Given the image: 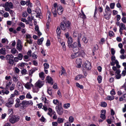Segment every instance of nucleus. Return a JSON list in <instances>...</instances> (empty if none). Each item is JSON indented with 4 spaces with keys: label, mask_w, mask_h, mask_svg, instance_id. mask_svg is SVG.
Masks as SVG:
<instances>
[{
    "label": "nucleus",
    "mask_w": 126,
    "mask_h": 126,
    "mask_svg": "<svg viewBox=\"0 0 126 126\" xmlns=\"http://www.w3.org/2000/svg\"><path fill=\"white\" fill-rule=\"evenodd\" d=\"M35 31L37 32L38 35L39 36H40L41 34V33L40 32L39 30V27L38 26H36L35 28Z\"/></svg>",
    "instance_id": "a211bd4d"
},
{
    "label": "nucleus",
    "mask_w": 126,
    "mask_h": 126,
    "mask_svg": "<svg viewBox=\"0 0 126 126\" xmlns=\"http://www.w3.org/2000/svg\"><path fill=\"white\" fill-rule=\"evenodd\" d=\"M6 42H7V43L8 42V40L7 39L3 38L2 39L1 41L2 43H4Z\"/></svg>",
    "instance_id": "13d9d810"
},
{
    "label": "nucleus",
    "mask_w": 126,
    "mask_h": 126,
    "mask_svg": "<svg viewBox=\"0 0 126 126\" xmlns=\"http://www.w3.org/2000/svg\"><path fill=\"white\" fill-rule=\"evenodd\" d=\"M17 57V58L19 60H21L22 58L23 55L22 54L20 53L18 55Z\"/></svg>",
    "instance_id": "a19ab883"
},
{
    "label": "nucleus",
    "mask_w": 126,
    "mask_h": 126,
    "mask_svg": "<svg viewBox=\"0 0 126 126\" xmlns=\"http://www.w3.org/2000/svg\"><path fill=\"white\" fill-rule=\"evenodd\" d=\"M115 64H116V66L118 68H119L120 66L119 65V62L117 60H116L115 61Z\"/></svg>",
    "instance_id": "603ef678"
},
{
    "label": "nucleus",
    "mask_w": 126,
    "mask_h": 126,
    "mask_svg": "<svg viewBox=\"0 0 126 126\" xmlns=\"http://www.w3.org/2000/svg\"><path fill=\"white\" fill-rule=\"evenodd\" d=\"M67 43L68 47L71 46V45L72 44L73 42L72 38L71 37H69L68 39Z\"/></svg>",
    "instance_id": "2eb2a0df"
},
{
    "label": "nucleus",
    "mask_w": 126,
    "mask_h": 126,
    "mask_svg": "<svg viewBox=\"0 0 126 126\" xmlns=\"http://www.w3.org/2000/svg\"><path fill=\"white\" fill-rule=\"evenodd\" d=\"M107 106V104L105 102H102L101 103V106L103 107H106Z\"/></svg>",
    "instance_id": "ea45409f"
},
{
    "label": "nucleus",
    "mask_w": 126,
    "mask_h": 126,
    "mask_svg": "<svg viewBox=\"0 0 126 126\" xmlns=\"http://www.w3.org/2000/svg\"><path fill=\"white\" fill-rule=\"evenodd\" d=\"M105 13L111 14V10H110V8L108 5L106 6V8L105 9Z\"/></svg>",
    "instance_id": "dca6fc26"
},
{
    "label": "nucleus",
    "mask_w": 126,
    "mask_h": 126,
    "mask_svg": "<svg viewBox=\"0 0 126 126\" xmlns=\"http://www.w3.org/2000/svg\"><path fill=\"white\" fill-rule=\"evenodd\" d=\"M47 92L49 94L50 96L52 95V93L53 92V91L51 88H49L47 89Z\"/></svg>",
    "instance_id": "bb28decb"
},
{
    "label": "nucleus",
    "mask_w": 126,
    "mask_h": 126,
    "mask_svg": "<svg viewBox=\"0 0 126 126\" xmlns=\"http://www.w3.org/2000/svg\"><path fill=\"white\" fill-rule=\"evenodd\" d=\"M102 79V77L101 76L99 75L98 76L97 79L99 83H100L101 82Z\"/></svg>",
    "instance_id": "4c0bfd02"
},
{
    "label": "nucleus",
    "mask_w": 126,
    "mask_h": 126,
    "mask_svg": "<svg viewBox=\"0 0 126 126\" xmlns=\"http://www.w3.org/2000/svg\"><path fill=\"white\" fill-rule=\"evenodd\" d=\"M28 16L27 12H24L22 13V16L23 17H26Z\"/></svg>",
    "instance_id": "49530a36"
},
{
    "label": "nucleus",
    "mask_w": 126,
    "mask_h": 126,
    "mask_svg": "<svg viewBox=\"0 0 126 126\" xmlns=\"http://www.w3.org/2000/svg\"><path fill=\"white\" fill-rule=\"evenodd\" d=\"M33 85H32L30 82L27 83L25 85V87H32Z\"/></svg>",
    "instance_id": "37998d69"
},
{
    "label": "nucleus",
    "mask_w": 126,
    "mask_h": 126,
    "mask_svg": "<svg viewBox=\"0 0 126 126\" xmlns=\"http://www.w3.org/2000/svg\"><path fill=\"white\" fill-rule=\"evenodd\" d=\"M36 4L37 6H40V3L38 0H36Z\"/></svg>",
    "instance_id": "680f3d73"
},
{
    "label": "nucleus",
    "mask_w": 126,
    "mask_h": 126,
    "mask_svg": "<svg viewBox=\"0 0 126 126\" xmlns=\"http://www.w3.org/2000/svg\"><path fill=\"white\" fill-rule=\"evenodd\" d=\"M26 97V98L29 99H31L32 98V97L30 93H29L27 94Z\"/></svg>",
    "instance_id": "c03bdc74"
},
{
    "label": "nucleus",
    "mask_w": 126,
    "mask_h": 126,
    "mask_svg": "<svg viewBox=\"0 0 126 126\" xmlns=\"http://www.w3.org/2000/svg\"><path fill=\"white\" fill-rule=\"evenodd\" d=\"M61 30L60 29L59 27H57L56 30V32L58 34V36H60L61 33Z\"/></svg>",
    "instance_id": "cd10ccee"
},
{
    "label": "nucleus",
    "mask_w": 126,
    "mask_h": 126,
    "mask_svg": "<svg viewBox=\"0 0 126 126\" xmlns=\"http://www.w3.org/2000/svg\"><path fill=\"white\" fill-rule=\"evenodd\" d=\"M114 96H108L107 97V99L110 100H112L114 99Z\"/></svg>",
    "instance_id": "7c9ffc66"
},
{
    "label": "nucleus",
    "mask_w": 126,
    "mask_h": 126,
    "mask_svg": "<svg viewBox=\"0 0 126 126\" xmlns=\"http://www.w3.org/2000/svg\"><path fill=\"white\" fill-rule=\"evenodd\" d=\"M111 15V14L105 13L104 14V17L106 19L108 20L110 18Z\"/></svg>",
    "instance_id": "aec40b11"
},
{
    "label": "nucleus",
    "mask_w": 126,
    "mask_h": 126,
    "mask_svg": "<svg viewBox=\"0 0 126 126\" xmlns=\"http://www.w3.org/2000/svg\"><path fill=\"white\" fill-rule=\"evenodd\" d=\"M82 40L85 43H86L88 42V40L84 36L82 38Z\"/></svg>",
    "instance_id": "4d7b16f0"
},
{
    "label": "nucleus",
    "mask_w": 126,
    "mask_h": 126,
    "mask_svg": "<svg viewBox=\"0 0 126 126\" xmlns=\"http://www.w3.org/2000/svg\"><path fill=\"white\" fill-rule=\"evenodd\" d=\"M77 44L76 42L74 43L72 45H71V46L69 47V48H71L73 49L77 47Z\"/></svg>",
    "instance_id": "4be33fe9"
},
{
    "label": "nucleus",
    "mask_w": 126,
    "mask_h": 126,
    "mask_svg": "<svg viewBox=\"0 0 126 126\" xmlns=\"http://www.w3.org/2000/svg\"><path fill=\"white\" fill-rule=\"evenodd\" d=\"M33 92L34 93H37L39 91L38 87H33L32 90Z\"/></svg>",
    "instance_id": "f704fd0d"
},
{
    "label": "nucleus",
    "mask_w": 126,
    "mask_h": 126,
    "mask_svg": "<svg viewBox=\"0 0 126 126\" xmlns=\"http://www.w3.org/2000/svg\"><path fill=\"white\" fill-rule=\"evenodd\" d=\"M69 123H72L74 121V118L72 116H70L69 119Z\"/></svg>",
    "instance_id": "09e8293b"
},
{
    "label": "nucleus",
    "mask_w": 126,
    "mask_h": 126,
    "mask_svg": "<svg viewBox=\"0 0 126 126\" xmlns=\"http://www.w3.org/2000/svg\"><path fill=\"white\" fill-rule=\"evenodd\" d=\"M111 54L112 55H114L115 53V50L113 48H111Z\"/></svg>",
    "instance_id": "69168bd1"
},
{
    "label": "nucleus",
    "mask_w": 126,
    "mask_h": 126,
    "mask_svg": "<svg viewBox=\"0 0 126 126\" xmlns=\"http://www.w3.org/2000/svg\"><path fill=\"white\" fill-rule=\"evenodd\" d=\"M61 106L62 105L60 104V106H56L55 107L57 113L60 115H62L63 113V109Z\"/></svg>",
    "instance_id": "39448f33"
},
{
    "label": "nucleus",
    "mask_w": 126,
    "mask_h": 126,
    "mask_svg": "<svg viewBox=\"0 0 126 126\" xmlns=\"http://www.w3.org/2000/svg\"><path fill=\"white\" fill-rule=\"evenodd\" d=\"M44 84L43 82L38 80L35 83V86L37 87H42L43 86Z\"/></svg>",
    "instance_id": "9d476101"
},
{
    "label": "nucleus",
    "mask_w": 126,
    "mask_h": 126,
    "mask_svg": "<svg viewBox=\"0 0 126 126\" xmlns=\"http://www.w3.org/2000/svg\"><path fill=\"white\" fill-rule=\"evenodd\" d=\"M8 62V63L10 64H13L14 63V61L13 59H9Z\"/></svg>",
    "instance_id": "e2e57ef3"
},
{
    "label": "nucleus",
    "mask_w": 126,
    "mask_h": 126,
    "mask_svg": "<svg viewBox=\"0 0 126 126\" xmlns=\"http://www.w3.org/2000/svg\"><path fill=\"white\" fill-rule=\"evenodd\" d=\"M120 70L119 69H118L115 72L116 77L117 79H119L121 77V75L120 74Z\"/></svg>",
    "instance_id": "ddd939ff"
},
{
    "label": "nucleus",
    "mask_w": 126,
    "mask_h": 126,
    "mask_svg": "<svg viewBox=\"0 0 126 126\" xmlns=\"http://www.w3.org/2000/svg\"><path fill=\"white\" fill-rule=\"evenodd\" d=\"M44 74V73L43 72H42L39 74V76L42 80H44L45 78Z\"/></svg>",
    "instance_id": "412c9836"
},
{
    "label": "nucleus",
    "mask_w": 126,
    "mask_h": 126,
    "mask_svg": "<svg viewBox=\"0 0 126 126\" xmlns=\"http://www.w3.org/2000/svg\"><path fill=\"white\" fill-rule=\"evenodd\" d=\"M44 38L43 37L40 39H38L37 42V44L39 45H41L44 40Z\"/></svg>",
    "instance_id": "5701e85b"
},
{
    "label": "nucleus",
    "mask_w": 126,
    "mask_h": 126,
    "mask_svg": "<svg viewBox=\"0 0 126 126\" xmlns=\"http://www.w3.org/2000/svg\"><path fill=\"white\" fill-rule=\"evenodd\" d=\"M20 119V117L19 116L13 115L9 119V121L12 124H14L18 121Z\"/></svg>",
    "instance_id": "20e7f679"
},
{
    "label": "nucleus",
    "mask_w": 126,
    "mask_h": 126,
    "mask_svg": "<svg viewBox=\"0 0 126 126\" xmlns=\"http://www.w3.org/2000/svg\"><path fill=\"white\" fill-rule=\"evenodd\" d=\"M70 104L69 103H67L64 104L63 107L65 109H67L70 107Z\"/></svg>",
    "instance_id": "58836bf2"
},
{
    "label": "nucleus",
    "mask_w": 126,
    "mask_h": 126,
    "mask_svg": "<svg viewBox=\"0 0 126 126\" xmlns=\"http://www.w3.org/2000/svg\"><path fill=\"white\" fill-rule=\"evenodd\" d=\"M79 56V54L78 53H75L71 55V57L72 59H73Z\"/></svg>",
    "instance_id": "a878e982"
},
{
    "label": "nucleus",
    "mask_w": 126,
    "mask_h": 126,
    "mask_svg": "<svg viewBox=\"0 0 126 126\" xmlns=\"http://www.w3.org/2000/svg\"><path fill=\"white\" fill-rule=\"evenodd\" d=\"M52 11L54 16V17H56L57 16L56 8H52Z\"/></svg>",
    "instance_id": "b1692460"
},
{
    "label": "nucleus",
    "mask_w": 126,
    "mask_h": 126,
    "mask_svg": "<svg viewBox=\"0 0 126 126\" xmlns=\"http://www.w3.org/2000/svg\"><path fill=\"white\" fill-rule=\"evenodd\" d=\"M18 77L16 75H14L13 76V80L15 82H16L17 81Z\"/></svg>",
    "instance_id": "a18cd8bd"
},
{
    "label": "nucleus",
    "mask_w": 126,
    "mask_h": 126,
    "mask_svg": "<svg viewBox=\"0 0 126 126\" xmlns=\"http://www.w3.org/2000/svg\"><path fill=\"white\" fill-rule=\"evenodd\" d=\"M2 6L4 8L5 11L9 9H13V5L11 2H6L2 5Z\"/></svg>",
    "instance_id": "f03ea898"
},
{
    "label": "nucleus",
    "mask_w": 126,
    "mask_h": 126,
    "mask_svg": "<svg viewBox=\"0 0 126 126\" xmlns=\"http://www.w3.org/2000/svg\"><path fill=\"white\" fill-rule=\"evenodd\" d=\"M53 118L54 119H56L57 118V116L56 114V113L54 111H53Z\"/></svg>",
    "instance_id": "de8ad7c7"
},
{
    "label": "nucleus",
    "mask_w": 126,
    "mask_h": 126,
    "mask_svg": "<svg viewBox=\"0 0 126 126\" xmlns=\"http://www.w3.org/2000/svg\"><path fill=\"white\" fill-rule=\"evenodd\" d=\"M82 61L80 58H77L76 61V63L77 64V67L80 68L81 66V65L82 63Z\"/></svg>",
    "instance_id": "6e6552de"
},
{
    "label": "nucleus",
    "mask_w": 126,
    "mask_h": 126,
    "mask_svg": "<svg viewBox=\"0 0 126 126\" xmlns=\"http://www.w3.org/2000/svg\"><path fill=\"white\" fill-rule=\"evenodd\" d=\"M115 5L114 3H111L110 5V8L111 9H113L114 8V7Z\"/></svg>",
    "instance_id": "3c124183"
},
{
    "label": "nucleus",
    "mask_w": 126,
    "mask_h": 126,
    "mask_svg": "<svg viewBox=\"0 0 126 126\" xmlns=\"http://www.w3.org/2000/svg\"><path fill=\"white\" fill-rule=\"evenodd\" d=\"M83 66L85 67L88 70L90 69L91 68V64L87 60H86L84 62Z\"/></svg>",
    "instance_id": "423d86ee"
},
{
    "label": "nucleus",
    "mask_w": 126,
    "mask_h": 126,
    "mask_svg": "<svg viewBox=\"0 0 126 126\" xmlns=\"http://www.w3.org/2000/svg\"><path fill=\"white\" fill-rule=\"evenodd\" d=\"M81 12L82 13V14L83 15V17L81 16V17L83 19H86V17L84 13V12H83L82 10H81Z\"/></svg>",
    "instance_id": "052dcab7"
},
{
    "label": "nucleus",
    "mask_w": 126,
    "mask_h": 126,
    "mask_svg": "<svg viewBox=\"0 0 126 126\" xmlns=\"http://www.w3.org/2000/svg\"><path fill=\"white\" fill-rule=\"evenodd\" d=\"M119 27L120 29L123 30L125 29V26L124 24L121 23L120 24Z\"/></svg>",
    "instance_id": "c85d7f7f"
},
{
    "label": "nucleus",
    "mask_w": 126,
    "mask_h": 126,
    "mask_svg": "<svg viewBox=\"0 0 126 126\" xmlns=\"http://www.w3.org/2000/svg\"><path fill=\"white\" fill-rule=\"evenodd\" d=\"M46 79L47 80L48 83L51 84H53V81L52 79L50 77L47 76L46 77Z\"/></svg>",
    "instance_id": "4468645a"
},
{
    "label": "nucleus",
    "mask_w": 126,
    "mask_h": 126,
    "mask_svg": "<svg viewBox=\"0 0 126 126\" xmlns=\"http://www.w3.org/2000/svg\"><path fill=\"white\" fill-rule=\"evenodd\" d=\"M33 104L32 101L31 100L27 101L26 100H23L22 102L20 103V104L22 106V107L23 108L25 107L28 106L29 105H32Z\"/></svg>",
    "instance_id": "7ed1b4c3"
},
{
    "label": "nucleus",
    "mask_w": 126,
    "mask_h": 126,
    "mask_svg": "<svg viewBox=\"0 0 126 126\" xmlns=\"http://www.w3.org/2000/svg\"><path fill=\"white\" fill-rule=\"evenodd\" d=\"M31 118L30 117H28L27 116H26L25 117V119L27 121H29L31 120Z\"/></svg>",
    "instance_id": "0e129e2a"
},
{
    "label": "nucleus",
    "mask_w": 126,
    "mask_h": 126,
    "mask_svg": "<svg viewBox=\"0 0 126 126\" xmlns=\"http://www.w3.org/2000/svg\"><path fill=\"white\" fill-rule=\"evenodd\" d=\"M60 72H61V75H62L63 74L65 75L66 73L65 71L64 68L63 67H62V70L61 71V72H60Z\"/></svg>",
    "instance_id": "c756f323"
},
{
    "label": "nucleus",
    "mask_w": 126,
    "mask_h": 126,
    "mask_svg": "<svg viewBox=\"0 0 126 126\" xmlns=\"http://www.w3.org/2000/svg\"><path fill=\"white\" fill-rule=\"evenodd\" d=\"M120 57L121 59H124L126 58V55L122 54L120 56Z\"/></svg>",
    "instance_id": "6e6d98bb"
},
{
    "label": "nucleus",
    "mask_w": 126,
    "mask_h": 126,
    "mask_svg": "<svg viewBox=\"0 0 126 126\" xmlns=\"http://www.w3.org/2000/svg\"><path fill=\"white\" fill-rule=\"evenodd\" d=\"M63 10L62 7L61 5L59 6L57 8V12L59 15H61L62 13Z\"/></svg>",
    "instance_id": "9b49d317"
},
{
    "label": "nucleus",
    "mask_w": 126,
    "mask_h": 126,
    "mask_svg": "<svg viewBox=\"0 0 126 126\" xmlns=\"http://www.w3.org/2000/svg\"><path fill=\"white\" fill-rule=\"evenodd\" d=\"M18 25L19 27H21L24 28L25 27V24L21 22H19L18 23Z\"/></svg>",
    "instance_id": "c9c22d12"
},
{
    "label": "nucleus",
    "mask_w": 126,
    "mask_h": 126,
    "mask_svg": "<svg viewBox=\"0 0 126 126\" xmlns=\"http://www.w3.org/2000/svg\"><path fill=\"white\" fill-rule=\"evenodd\" d=\"M71 23L68 21L64 20L61 23V27L63 30L66 32L70 28Z\"/></svg>",
    "instance_id": "f257e3e1"
},
{
    "label": "nucleus",
    "mask_w": 126,
    "mask_h": 126,
    "mask_svg": "<svg viewBox=\"0 0 126 126\" xmlns=\"http://www.w3.org/2000/svg\"><path fill=\"white\" fill-rule=\"evenodd\" d=\"M6 11H8L11 14H13L14 13V11L10 9H9L8 10H6Z\"/></svg>",
    "instance_id": "338daca9"
},
{
    "label": "nucleus",
    "mask_w": 126,
    "mask_h": 126,
    "mask_svg": "<svg viewBox=\"0 0 126 126\" xmlns=\"http://www.w3.org/2000/svg\"><path fill=\"white\" fill-rule=\"evenodd\" d=\"M44 68L45 69H48L49 67V65L48 64L46 63H44Z\"/></svg>",
    "instance_id": "5fc2aeb1"
},
{
    "label": "nucleus",
    "mask_w": 126,
    "mask_h": 126,
    "mask_svg": "<svg viewBox=\"0 0 126 126\" xmlns=\"http://www.w3.org/2000/svg\"><path fill=\"white\" fill-rule=\"evenodd\" d=\"M0 53L4 55L6 54V50L4 48H2L0 49Z\"/></svg>",
    "instance_id": "6ab92c4d"
},
{
    "label": "nucleus",
    "mask_w": 126,
    "mask_h": 126,
    "mask_svg": "<svg viewBox=\"0 0 126 126\" xmlns=\"http://www.w3.org/2000/svg\"><path fill=\"white\" fill-rule=\"evenodd\" d=\"M36 12L37 14L36 16V17H39L40 18H42V16L40 9L39 8H37L36 10Z\"/></svg>",
    "instance_id": "1a4fd4ad"
},
{
    "label": "nucleus",
    "mask_w": 126,
    "mask_h": 126,
    "mask_svg": "<svg viewBox=\"0 0 126 126\" xmlns=\"http://www.w3.org/2000/svg\"><path fill=\"white\" fill-rule=\"evenodd\" d=\"M51 16V13L49 11H47V16L48 17V19L49 21H50L51 19L50 18V17Z\"/></svg>",
    "instance_id": "2f4dec72"
},
{
    "label": "nucleus",
    "mask_w": 126,
    "mask_h": 126,
    "mask_svg": "<svg viewBox=\"0 0 126 126\" xmlns=\"http://www.w3.org/2000/svg\"><path fill=\"white\" fill-rule=\"evenodd\" d=\"M64 119L61 118H58L57 122L58 123H62L63 122Z\"/></svg>",
    "instance_id": "72a5a7b5"
},
{
    "label": "nucleus",
    "mask_w": 126,
    "mask_h": 126,
    "mask_svg": "<svg viewBox=\"0 0 126 126\" xmlns=\"http://www.w3.org/2000/svg\"><path fill=\"white\" fill-rule=\"evenodd\" d=\"M8 102L10 103L11 104H13L14 103V100L13 98L10 97L8 100Z\"/></svg>",
    "instance_id": "473e14b6"
},
{
    "label": "nucleus",
    "mask_w": 126,
    "mask_h": 126,
    "mask_svg": "<svg viewBox=\"0 0 126 126\" xmlns=\"http://www.w3.org/2000/svg\"><path fill=\"white\" fill-rule=\"evenodd\" d=\"M21 41L19 39L18 40L16 45V48L19 51L21 50L22 48V46L21 45Z\"/></svg>",
    "instance_id": "0eeeda50"
},
{
    "label": "nucleus",
    "mask_w": 126,
    "mask_h": 126,
    "mask_svg": "<svg viewBox=\"0 0 126 126\" xmlns=\"http://www.w3.org/2000/svg\"><path fill=\"white\" fill-rule=\"evenodd\" d=\"M2 91L3 94H8L9 93V91L7 90H2Z\"/></svg>",
    "instance_id": "8fccbe9b"
},
{
    "label": "nucleus",
    "mask_w": 126,
    "mask_h": 126,
    "mask_svg": "<svg viewBox=\"0 0 126 126\" xmlns=\"http://www.w3.org/2000/svg\"><path fill=\"white\" fill-rule=\"evenodd\" d=\"M11 53L13 54H15L16 53H18V52L15 48H13L12 49L11 51Z\"/></svg>",
    "instance_id": "79ce46f5"
},
{
    "label": "nucleus",
    "mask_w": 126,
    "mask_h": 126,
    "mask_svg": "<svg viewBox=\"0 0 126 126\" xmlns=\"http://www.w3.org/2000/svg\"><path fill=\"white\" fill-rule=\"evenodd\" d=\"M73 51L75 53H78L79 51L78 48L77 47L73 49Z\"/></svg>",
    "instance_id": "e433bc0d"
},
{
    "label": "nucleus",
    "mask_w": 126,
    "mask_h": 126,
    "mask_svg": "<svg viewBox=\"0 0 126 126\" xmlns=\"http://www.w3.org/2000/svg\"><path fill=\"white\" fill-rule=\"evenodd\" d=\"M83 77H84L82 75H79L76 76L75 78V79L76 80H79L80 79Z\"/></svg>",
    "instance_id": "393cba45"
},
{
    "label": "nucleus",
    "mask_w": 126,
    "mask_h": 126,
    "mask_svg": "<svg viewBox=\"0 0 126 126\" xmlns=\"http://www.w3.org/2000/svg\"><path fill=\"white\" fill-rule=\"evenodd\" d=\"M53 103L54 104L57 105V106H60V105H62L61 103L59 102L57 99H54L53 101Z\"/></svg>",
    "instance_id": "f3484780"
},
{
    "label": "nucleus",
    "mask_w": 126,
    "mask_h": 126,
    "mask_svg": "<svg viewBox=\"0 0 126 126\" xmlns=\"http://www.w3.org/2000/svg\"><path fill=\"white\" fill-rule=\"evenodd\" d=\"M100 117L101 118L103 119V120H105L106 118V116L105 114H102V113H101V114Z\"/></svg>",
    "instance_id": "864d4df0"
},
{
    "label": "nucleus",
    "mask_w": 126,
    "mask_h": 126,
    "mask_svg": "<svg viewBox=\"0 0 126 126\" xmlns=\"http://www.w3.org/2000/svg\"><path fill=\"white\" fill-rule=\"evenodd\" d=\"M122 20L123 22L124 23H126V17H124L122 18Z\"/></svg>",
    "instance_id": "774afa93"
},
{
    "label": "nucleus",
    "mask_w": 126,
    "mask_h": 126,
    "mask_svg": "<svg viewBox=\"0 0 126 126\" xmlns=\"http://www.w3.org/2000/svg\"><path fill=\"white\" fill-rule=\"evenodd\" d=\"M79 56L80 55L81 56L84 55L85 54V53L84 51V50L82 47H80L79 49L78 52Z\"/></svg>",
    "instance_id": "f8f14e48"
},
{
    "label": "nucleus",
    "mask_w": 126,
    "mask_h": 126,
    "mask_svg": "<svg viewBox=\"0 0 126 126\" xmlns=\"http://www.w3.org/2000/svg\"><path fill=\"white\" fill-rule=\"evenodd\" d=\"M41 99L42 100H43L44 101V102H45L46 105L47 104V100L46 98L45 97V98H44V97H41Z\"/></svg>",
    "instance_id": "bf43d9fd"
}]
</instances>
